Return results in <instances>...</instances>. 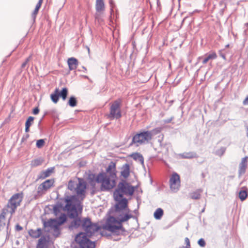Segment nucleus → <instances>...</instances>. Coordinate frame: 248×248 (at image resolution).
<instances>
[{"label":"nucleus","instance_id":"1","mask_svg":"<svg viewBox=\"0 0 248 248\" xmlns=\"http://www.w3.org/2000/svg\"><path fill=\"white\" fill-rule=\"evenodd\" d=\"M106 172H101L98 174H90L88 176L89 184L95 187L96 183L100 185L102 191H108L113 189L116 186L117 177L116 164L110 162L106 169Z\"/></svg>","mask_w":248,"mask_h":248},{"label":"nucleus","instance_id":"2","mask_svg":"<svg viewBox=\"0 0 248 248\" xmlns=\"http://www.w3.org/2000/svg\"><path fill=\"white\" fill-rule=\"evenodd\" d=\"M130 217L126 216L124 218L121 219L120 222L118 221L115 217H110L107 219L105 224L100 227L101 231H103L105 234L104 235H107L105 232L106 231L118 235L120 231H123L124 230L122 223L129 220Z\"/></svg>","mask_w":248,"mask_h":248},{"label":"nucleus","instance_id":"3","mask_svg":"<svg viewBox=\"0 0 248 248\" xmlns=\"http://www.w3.org/2000/svg\"><path fill=\"white\" fill-rule=\"evenodd\" d=\"M135 191L134 187L125 181L119 183L117 188L113 193L115 201H119L122 198L123 194L132 196Z\"/></svg>","mask_w":248,"mask_h":248},{"label":"nucleus","instance_id":"4","mask_svg":"<svg viewBox=\"0 0 248 248\" xmlns=\"http://www.w3.org/2000/svg\"><path fill=\"white\" fill-rule=\"evenodd\" d=\"M24 194L22 192L14 194L9 200L6 207L4 208L9 212L11 217L15 213L18 206H19L23 200Z\"/></svg>","mask_w":248,"mask_h":248},{"label":"nucleus","instance_id":"5","mask_svg":"<svg viewBox=\"0 0 248 248\" xmlns=\"http://www.w3.org/2000/svg\"><path fill=\"white\" fill-rule=\"evenodd\" d=\"M68 188L70 190H74L77 195L81 197V200L85 198L86 183L83 179L78 178V183H75L74 181L70 180L68 183Z\"/></svg>","mask_w":248,"mask_h":248},{"label":"nucleus","instance_id":"6","mask_svg":"<svg viewBox=\"0 0 248 248\" xmlns=\"http://www.w3.org/2000/svg\"><path fill=\"white\" fill-rule=\"evenodd\" d=\"M66 204L64 208L70 214L71 217H74L77 215V207L80 206V203L75 196H67L65 198Z\"/></svg>","mask_w":248,"mask_h":248},{"label":"nucleus","instance_id":"7","mask_svg":"<svg viewBox=\"0 0 248 248\" xmlns=\"http://www.w3.org/2000/svg\"><path fill=\"white\" fill-rule=\"evenodd\" d=\"M81 227L82 229L86 232V233L89 236L92 235L97 232H99L102 235H105L103 231H101L100 227L96 224H93L89 218H84L82 220Z\"/></svg>","mask_w":248,"mask_h":248},{"label":"nucleus","instance_id":"8","mask_svg":"<svg viewBox=\"0 0 248 248\" xmlns=\"http://www.w3.org/2000/svg\"><path fill=\"white\" fill-rule=\"evenodd\" d=\"M122 103L121 99L119 98L110 104L109 113L108 118L110 120L118 119L122 117L121 107Z\"/></svg>","mask_w":248,"mask_h":248},{"label":"nucleus","instance_id":"9","mask_svg":"<svg viewBox=\"0 0 248 248\" xmlns=\"http://www.w3.org/2000/svg\"><path fill=\"white\" fill-rule=\"evenodd\" d=\"M152 133L151 131H143L136 134L132 139L134 143L137 144V145L148 142L152 139Z\"/></svg>","mask_w":248,"mask_h":248},{"label":"nucleus","instance_id":"10","mask_svg":"<svg viewBox=\"0 0 248 248\" xmlns=\"http://www.w3.org/2000/svg\"><path fill=\"white\" fill-rule=\"evenodd\" d=\"M75 240L81 248H95L94 242L91 241L87 237L86 233H79L76 237Z\"/></svg>","mask_w":248,"mask_h":248},{"label":"nucleus","instance_id":"11","mask_svg":"<svg viewBox=\"0 0 248 248\" xmlns=\"http://www.w3.org/2000/svg\"><path fill=\"white\" fill-rule=\"evenodd\" d=\"M55 180L54 179H48L41 183L38 187L37 193L41 196L54 186Z\"/></svg>","mask_w":248,"mask_h":248},{"label":"nucleus","instance_id":"12","mask_svg":"<svg viewBox=\"0 0 248 248\" xmlns=\"http://www.w3.org/2000/svg\"><path fill=\"white\" fill-rule=\"evenodd\" d=\"M180 183L179 175L176 172L173 173L170 179V189L173 192H176L180 187Z\"/></svg>","mask_w":248,"mask_h":248},{"label":"nucleus","instance_id":"13","mask_svg":"<svg viewBox=\"0 0 248 248\" xmlns=\"http://www.w3.org/2000/svg\"><path fill=\"white\" fill-rule=\"evenodd\" d=\"M105 10V4L104 0H96L95 18L98 22L101 20V16Z\"/></svg>","mask_w":248,"mask_h":248},{"label":"nucleus","instance_id":"14","mask_svg":"<svg viewBox=\"0 0 248 248\" xmlns=\"http://www.w3.org/2000/svg\"><path fill=\"white\" fill-rule=\"evenodd\" d=\"M115 205V212H121L122 211H129L128 201L126 198L121 199Z\"/></svg>","mask_w":248,"mask_h":248},{"label":"nucleus","instance_id":"15","mask_svg":"<svg viewBox=\"0 0 248 248\" xmlns=\"http://www.w3.org/2000/svg\"><path fill=\"white\" fill-rule=\"evenodd\" d=\"M248 156H245L242 159L239 165L238 173L239 175H242L245 173L248 167Z\"/></svg>","mask_w":248,"mask_h":248},{"label":"nucleus","instance_id":"16","mask_svg":"<svg viewBox=\"0 0 248 248\" xmlns=\"http://www.w3.org/2000/svg\"><path fill=\"white\" fill-rule=\"evenodd\" d=\"M130 167L129 164L126 163L124 164L121 168V176L124 179H127L130 175Z\"/></svg>","mask_w":248,"mask_h":248},{"label":"nucleus","instance_id":"17","mask_svg":"<svg viewBox=\"0 0 248 248\" xmlns=\"http://www.w3.org/2000/svg\"><path fill=\"white\" fill-rule=\"evenodd\" d=\"M69 69L70 70H75L78 65V60L74 57L69 58L67 61Z\"/></svg>","mask_w":248,"mask_h":248},{"label":"nucleus","instance_id":"18","mask_svg":"<svg viewBox=\"0 0 248 248\" xmlns=\"http://www.w3.org/2000/svg\"><path fill=\"white\" fill-rule=\"evenodd\" d=\"M55 171V168L51 167L48 168L47 170L44 171H42L40 176H39V178L44 179L46 177L50 176L51 174L53 173Z\"/></svg>","mask_w":248,"mask_h":248},{"label":"nucleus","instance_id":"19","mask_svg":"<svg viewBox=\"0 0 248 248\" xmlns=\"http://www.w3.org/2000/svg\"><path fill=\"white\" fill-rule=\"evenodd\" d=\"M46 226L51 227L54 231L58 232L59 231V228L60 225L56 219H50L48 220L46 223Z\"/></svg>","mask_w":248,"mask_h":248},{"label":"nucleus","instance_id":"20","mask_svg":"<svg viewBox=\"0 0 248 248\" xmlns=\"http://www.w3.org/2000/svg\"><path fill=\"white\" fill-rule=\"evenodd\" d=\"M130 210L129 211H122V212H115V216L116 219L120 222L121 219L124 218L125 216H127L128 217H130L129 219L132 217V215L130 214Z\"/></svg>","mask_w":248,"mask_h":248},{"label":"nucleus","instance_id":"21","mask_svg":"<svg viewBox=\"0 0 248 248\" xmlns=\"http://www.w3.org/2000/svg\"><path fill=\"white\" fill-rule=\"evenodd\" d=\"M30 236L33 238H39L42 234V230L40 228L37 230L31 229L28 231Z\"/></svg>","mask_w":248,"mask_h":248},{"label":"nucleus","instance_id":"22","mask_svg":"<svg viewBox=\"0 0 248 248\" xmlns=\"http://www.w3.org/2000/svg\"><path fill=\"white\" fill-rule=\"evenodd\" d=\"M203 190L202 189H198L190 193V197L193 200H198L201 197Z\"/></svg>","mask_w":248,"mask_h":248},{"label":"nucleus","instance_id":"23","mask_svg":"<svg viewBox=\"0 0 248 248\" xmlns=\"http://www.w3.org/2000/svg\"><path fill=\"white\" fill-rule=\"evenodd\" d=\"M9 212L6 209L3 208L1 214L0 215V229L5 225V216Z\"/></svg>","mask_w":248,"mask_h":248},{"label":"nucleus","instance_id":"24","mask_svg":"<svg viewBox=\"0 0 248 248\" xmlns=\"http://www.w3.org/2000/svg\"><path fill=\"white\" fill-rule=\"evenodd\" d=\"M128 157H132L135 161H139V162L143 163V157L142 155L139 153H134L128 155Z\"/></svg>","mask_w":248,"mask_h":248},{"label":"nucleus","instance_id":"25","mask_svg":"<svg viewBox=\"0 0 248 248\" xmlns=\"http://www.w3.org/2000/svg\"><path fill=\"white\" fill-rule=\"evenodd\" d=\"M50 98L52 102L56 104L59 99V88H56L54 92L50 94Z\"/></svg>","mask_w":248,"mask_h":248},{"label":"nucleus","instance_id":"26","mask_svg":"<svg viewBox=\"0 0 248 248\" xmlns=\"http://www.w3.org/2000/svg\"><path fill=\"white\" fill-rule=\"evenodd\" d=\"M217 58V55L215 51L211 52L209 54L206 55V57H205L202 63L205 64L209 60H214Z\"/></svg>","mask_w":248,"mask_h":248},{"label":"nucleus","instance_id":"27","mask_svg":"<svg viewBox=\"0 0 248 248\" xmlns=\"http://www.w3.org/2000/svg\"><path fill=\"white\" fill-rule=\"evenodd\" d=\"M43 158L40 157L32 160L31 162V166L32 167H36L41 165L44 162Z\"/></svg>","mask_w":248,"mask_h":248},{"label":"nucleus","instance_id":"28","mask_svg":"<svg viewBox=\"0 0 248 248\" xmlns=\"http://www.w3.org/2000/svg\"><path fill=\"white\" fill-rule=\"evenodd\" d=\"M242 188H245L246 190H241L240 191L239 193V197L242 201H243L245 200L248 197V191L246 187H244Z\"/></svg>","mask_w":248,"mask_h":248},{"label":"nucleus","instance_id":"29","mask_svg":"<svg viewBox=\"0 0 248 248\" xmlns=\"http://www.w3.org/2000/svg\"><path fill=\"white\" fill-rule=\"evenodd\" d=\"M34 120V118L32 116H30L27 120L25 123V131L28 132L29 131L30 127L31 125Z\"/></svg>","mask_w":248,"mask_h":248},{"label":"nucleus","instance_id":"30","mask_svg":"<svg viewBox=\"0 0 248 248\" xmlns=\"http://www.w3.org/2000/svg\"><path fill=\"white\" fill-rule=\"evenodd\" d=\"M68 91L66 88H63L61 92L59 91V97H62L63 100H65L68 95Z\"/></svg>","mask_w":248,"mask_h":248},{"label":"nucleus","instance_id":"31","mask_svg":"<svg viewBox=\"0 0 248 248\" xmlns=\"http://www.w3.org/2000/svg\"><path fill=\"white\" fill-rule=\"evenodd\" d=\"M163 215V211L161 208H158L154 213V217L155 219H159Z\"/></svg>","mask_w":248,"mask_h":248},{"label":"nucleus","instance_id":"32","mask_svg":"<svg viewBox=\"0 0 248 248\" xmlns=\"http://www.w3.org/2000/svg\"><path fill=\"white\" fill-rule=\"evenodd\" d=\"M69 105L71 107H74L77 105V100L75 97L71 96L68 102Z\"/></svg>","mask_w":248,"mask_h":248},{"label":"nucleus","instance_id":"33","mask_svg":"<svg viewBox=\"0 0 248 248\" xmlns=\"http://www.w3.org/2000/svg\"><path fill=\"white\" fill-rule=\"evenodd\" d=\"M46 240L45 237H41L38 242L37 248H43L46 243Z\"/></svg>","mask_w":248,"mask_h":248},{"label":"nucleus","instance_id":"34","mask_svg":"<svg viewBox=\"0 0 248 248\" xmlns=\"http://www.w3.org/2000/svg\"><path fill=\"white\" fill-rule=\"evenodd\" d=\"M81 222L82 220L79 218H76L71 223V226L72 227L77 228L81 225Z\"/></svg>","mask_w":248,"mask_h":248},{"label":"nucleus","instance_id":"35","mask_svg":"<svg viewBox=\"0 0 248 248\" xmlns=\"http://www.w3.org/2000/svg\"><path fill=\"white\" fill-rule=\"evenodd\" d=\"M58 221V223H59L60 225L62 224L64 222L66 221V217L65 214H62L58 218L56 219Z\"/></svg>","mask_w":248,"mask_h":248},{"label":"nucleus","instance_id":"36","mask_svg":"<svg viewBox=\"0 0 248 248\" xmlns=\"http://www.w3.org/2000/svg\"><path fill=\"white\" fill-rule=\"evenodd\" d=\"M45 144V141L43 139L39 140L36 142V146L38 148H42Z\"/></svg>","mask_w":248,"mask_h":248},{"label":"nucleus","instance_id":"37","mask_svg":"<svg viewBox=\"0 0 248 248\" xmlns=\"http://www.w3.org/2000/svg\"><path fill=\"white\" fill-rule=\"evenodd\" d=\"M31 55L28 58H27L26 59L25 61L21 65V67L22 68H24L26 67L27 63L31 60Z\"/></svg>","mask_w":248,"mask_h":248},{"label":"nucleus","instance_id":"38","mask_svg":"<svg viewBox=\"0 0 248 248\" xmlns=\"http://www.w3.org/2000/svg\"><path fill=\"white\" fill-rule=\"evenodd\" d=\"M198 244L201 247H204L205 246V242L202 238H201L198 242Z\"/></svg>","mask_w":248,"mask_h":248},{"label":"nucleus","instance_id":"39","mask_svg":"<svg viewBox=\"0 0 248 248\" xmlns=\"http://www.w3.org/2000/svg\"><path fill=\"white\" fill-rule=\"evenodd\" d=\"M39 8L35 7V9L34 10L33 13H32V16L35 18L36 15H37L38 11H39Z\"/></svg>","mask_w":248,"mask_h":248},{"label":"nucleus","instance_id":"40","mask_svg":"<svg viewBox=\"0 0 248 248\" xmlns=\"http://www.w3.org/2000/svg\"><path fill=\"white\" fill-rule=\"evenodd\" d=\"M39 8L35 7V9L34 10L33 13H32V16L35 18L36 15H37L38 11H39Z\"/></svg>","mask_w":248,"mask_h":248},{"label":"nucleus","instance_id":"41","mask_svg":"<svg viewBox=\"0 0 248 248\" xmlns=\"http://www.w3.org/2000/svg\"><path fill=\"white\" fill-rule=\"evenodd\" d=\"M39 109L38 108V107H36L33 109L32 113L33 114L37 115L39 113Z\"/></svg>","mask_w":248,"mask_h":248},{"label":"nucleus","instance_id":"42","mask_svg":"<svg viewBox=\"0 0 248 248\" xmlns=\"http://www.w3.org/2000/svg\"><path fill=\"white\" fill-rule=\"evenodd\" d=\"M43 1V0H39V1L38 2V3H37V4L36 5V7L40 9L42 5Z\"/></svg>","mask_w":248,"mask_h":248},{"label":"nucleus","instance_id":"43","mask_svg":"<svg viewBox=\"0 0 248 248\" xmlns=\"http://www.w3.org/2000/svg\"><path fill=\"white\" fill-rule=\"evenodd\" d=\"M243 104L245 106L248 105V96L243 101Z\"/></svg>","mask_w":248,"mask_h":248},{"label":"nucleus","instance_id":"44","mask_svg":"<svg viewBox=\"0 0 248 248\" xmlns=\"http://www.w3.org/2000/svg\"><path fill=\"white\" fill-rule=\"evenodd\" d=\"M185 241H186L187 245H188V246H190V242H189V240L188 238H186L185 239Z\"/></svg>","mask_w":248,"mask_h":248}]
</instances>
